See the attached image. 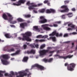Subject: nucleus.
I'll return each mask as SVG.
<instances>
[{
	"mask_svg": "<svg viewBox=\"0 0 77 77\" xmlns=\"http://www.w3.org/2000/svg\"><path fill=\"white\" fill-rule=\"evenodd\" d=\"M53 25H48V24H45V26H50V27H57L58 26V25H57V24H55V23L54 22L53 23Z\"/></svg>",
	"mask_w": 77,
	"mask_h": 77,
	"instance_id": "obj_18",
	"label": "nucleus"
},
{
	"mask_svg": "<svg viewBox=\"0 0 77 77\" xmlns=\"http://www.w3.org/2000/svg\"><path fill=\"white\" fill-rule=\"evenodd\" d=\"M10 22V23H11V24H15V23H17V21H14L12 22V21Z\"/></svg>",
	"mask_w": 77,
	"mask_h": 77,
	"instance_id": "obj_41",
	"label": "nucleus"
},
{
	"mask_svg": "<svg viewBox=\"0 0 77 77\" xmlns=\"http://www.w3.org/2000/svg\"><path fill=\"white\" fill-rule=\"evenodd\" d=\"M64 43H66V44H68V43H69V41L66 42H64Z\"/></svg>",
	"mask_w": 77,
	"mask_h": 77,
	"instance_id": "obj_63",
	"label": "nucleus"
},
{
	"mask_svg": "<svg viewBox=\"0 0 77 77\" xmlns=\"http://www.w3.org/2000/svg\"><path fill=\"white\" fill-rule=\"evenodd\" d=\"M20 50H18L15 53V54L16 55H17V54H19V53H20Z\"/></svg>",
	"mask_w": 77,
	"mask_h": 77,
	"instance_id": "obj_39",
	"label": "nucleus"
},
{
	"mask_svg": "<svg viewBox=\"0 0 77 77\" xmlns=\"http://www.w3.org/2000/svg\"><path fill=\"white\" fill-rule=\"evenodd\" d=\"M48 37V36L47 35H44L42 36V38H44V39H46V38H47Z\"/></svg>",
	"mask_w": 77,
	"mask_h": 77,
	"instance_id": "obj_32",
	"label": "nucleus"
},
{
	"mask_svg": "<svg viewBox=\"0 0 77 77\" xmlns=\"http://www.w3.org/2000/svg\"><path fill=\"white\" fill-rule=\"evenodd\" d=\"M12 46L14 47H17V45H13Z\"/></svg>",
	"mask_w": 77,
	"mask_h": 77,
	"instance_id": "obj_61",
	"label": "nucleus"
},
{
	"mask_svg": "<svg viewBox=\"0 0 77 77\" xmlns=\"http://www.w3.org/2000/svg\"><path fill=\"white\" fill-rule=\"evenodd\" d=\"M32 35V33L30 32H27L23 35V38L19 37L18 39L19 40H22V41H27L28 42L32 41V39L29 37Z\"/></svg>",
	"mask_w": 77,
	"mask_h": 77,
	"instance_id": "obj_1",
	"label": "nucleus"
},
{
	"mask_svg": "<svg viewBox=\"0 0 77 77\" xmlns=\"http://www.w3.org/2000/svg\"><path fill=\"white\" fill-rule=\"evenodd\" d=\"M35 54V51L34 50L32 49L31 50V54Z\"/></svg>",
	"mask_w": 77,
	"mask_h": 77,
	"instance_id": "obj_37",
	"label": "nucleus"
},
{
	"mask_svg": "<svg viewBox=\"0 0 77 77\" xmlns=\"http://www.w3.org/2000/svg\"><path fill=\"white\" fill-rule=\"evenodd\" d=\"M51 13H52L53 14H54V13H56V11L55 10L52 9H50Z\"/></svg>",
	"mask_w": 77,
	"mask_h": 77,
	"instance_id": "obj_27",
	"label": "nucleus"
},
{
	"mask_svg": "<svg viewBox=\"0 0 77 77\" xmlns=\"http://www.w3.org/2000/svg\"><path fill=\"white\" fill-rule=\"evenodd\" d=\"M1 59V61L3 65H8L9 63L7 61V60L9 59V56L7 54L2 55L0 57Z\"/></svg>",
	"mask_w": 77,
	"mask_h": 77,
	"instance_id": "obj_2",
	"label": "nucleus"
},
{
	"mask_svg": "<svg viewBox=\"0 0 77 77\" xmlns=\"http://www.w3.org/2000/svg\"><path fill=\"white\" fill-rule=\"evenodd\" d=\"M69 11V10H67V9H65L64 10H60V12L62 13L63 12H68Z\"/></svg>",
	"mask_w": 77,
	"mask_h": 77,
	"instance_id": "obj_22",
	"label": "nucleus"
},
{
	"mask_svg": "<svg viewBox=\"0 0 77 77\" xmlns=\"http://www.w3.org/2000/svg\"><path fill=\"white\" fill-rule=\"evenodd\" d=\"M46 12L47 14H50L51 13V12L50 11V9H49L46 10Z\"/></svg>",
	"mask_w": 77,
	"mask_h": 77,
	"instance_id": "obj_31",
	"label": "nucleus"
},
{
	"mask_svg": "<svg viewBox=\"0 0 77 77\" xmlns=\"http://www.w3.org/2000/svg\"><path fill=\"white\" fill-rule=\"evenodd\" d=\"M43 61L45 62H48V59H44L43 60Z\"/></svg>",
	"mask_w": 77,
	"mask_h": 77,
	"instance_id": "obj_47",
	"label": "nucleus"
},
{
	"mask_svg": "<svg viewBox=\"0 0 77 77\" xmlns=\"http://www.w3.org/2000/svg\"><path fill=\"white\" fill-rule=\"evenodd\" d=\"M47 5H48V6H50V2H48L47 3Z\"/></svg>",
	"mask_w": 77,
	"mask_h": 77,
	"instance_id": "obj_64",
	"label": "nucleus"
},
{
	"mask_svg": "<svg viewBox=\"0 0 77 77\" xmlns=\"http://www.w3.org/2000/svg\"><path fill=\"white\" fill-rule=\"evenodd\" d=\"M55 51H50L49 53H54Z\"/></svg>",
	"mask_w": 77,
	"mask_h": 77,
	"instance_id": "obj_59",
	"label": "nucleus"
},
{
	"mask_svg": "<svg viewBox=\"0 0 77 77\" xmlns=\"http://www.w3.org/2000/svg\"><path fill=\"white\" fill-rule=\"evenodd\" d=\"M36 9H34L33 10V11L34 13L37 14V13H38V11L36 10Z\"/></svg>",
	"mask_w": 77,
	"mask_h": 77,
	"instance_id": "obj_46",
	"label": "nucleus"
},
{
	"mask_svg": "<svg viewBox=\"0 0 77 77\" xmlns=\"http://www.w3.org/2000/svg\"><path fill=\"white\" fill-rule=\"evenodd\" d=\"M64 65L65 66H66L67 65V69L68 71H73L74 69V68H75L76 65L74 63H71L69 65H68L67 63H65Z\"/></svg>",
	"mask_w": 77,
	"mask_h": 77,
	"instance_id": "obj_4",
	"label": "nucleus"
},
{
	"mask_svg": "<svg viewBox=\"0 0 77 77\" xmlns=\"http://www.w3.org/2000/svg\"><path fill=\"white\" fill-rule=\"evenodd\" d=\"M25 2H26V1L25 0H20L17 2L18 4L16 3H14L13 5H14V6H20L21 5V4H24L25 3Z\"/></svg>",
	"mask_w": 77,
	"mask_h": 77,
	"instance_id": "obj_11",
	"label": "nucleus"
},
{
	"mask_svg": "<svg viewBox=\"0 0 77 77\" xmlns=\"http://www.w3.org/2000/svg\"><path fill=\"white\" fill-rule=\"evenodd\" d=\"M10 26L11 27H15V26H14V25H11Z\"/></svg>",
	"mask_w": 77,
	"mask_h": 77,
	"instance_id": "obj_60",
	"label": "nucleus"
},
{
	"mask_svg": "<svg viewBox=\"0 0 77 77\" xmlns=\"http://www.w3.org/2000/svg\"><path fill=\"white\" fill-rule=\"evenodd\" d=\"M40 19L41 20H40L39 21V23H40L43 24L47 22V20L45 19V17L44 16H41L40 17Z\"/></svg>",
	"mask_w": 77,
	"mask_h": 77,
	"instance_id": "obj_9",
	"label": "nucleus"
},
{
	"mask_svg": "<svg viewBox=\"0 0 77 77\" xmlns=\"http://www.w3.org/2000/svg\"><path fill=\"white\" fill-rule=\"evenodd\" d=\"M20 26L22 29H24L25 26H27V23H21L20 24Z\"/></svg>",
	"mask_w": 77,
	"mask_h": 77,
	"instance_id": "obj_15",
	"label": "nucleus"
},
{
	"mask_svg": "<svg viewBox=\"0 0 77 77\" xmlns=\"http://www.w3.org/2000/svg\"><path fill=\"white\" fill-rule=\"evenodd\" d=\"M44 29L46 30H50L51 29L48 27H45L44 28Z\"/></svg>",
	"mask_w": 77,
	"mask_h": 77,
	"instance_id": "obj_29",
	"label": "nucleus"
},
{
	"mask_svg": "<svg viewBox=\"0 0 77 77\" xmlns=\"http://www.w3.org/2000/svg\"><path fill=\"white\" fill-rule=\"evenodd\" d=\"M35 41V42H45V40L44 39H36Z\"/></svg>",
	"mask_w": 77,
	"mask_h": 77,
	"instance_id": "obj_19",
	"label": "nucleus"
},
{
	"mask_svg": "<svg viewBox=\"0 0 77 77\" xmlns=\"http://www.w3.org/2000/svg\"><path fill=\"white\" fill-rule=\"evenodd\" d=\"M48 2V0H45L44 2V3L45 4L46 3H47Z\"/></svg>",
	"mask_w": 77,
	"mask_h": 77,
	"instance_id": "obj_48",
	"label": "nucleus"
},
{
	"mask_svg": "<svg viewBox=\"0 0 77 77\" xmlns=\"http://www.w3.org/2000/svg\"><path fill=\"white\" fill-rule=\"evenodd\" d=\"M4 51H7L8 52H12L14 51L15 50L14 48H11L10 49H8L7 47H5L4 49Z\"/></svg>",
	"mask_w": 77,
	"mask_h": 77,
	"instance_id": "obj_14",
	"label": "nucleus"
},
{
	"mask_svg": "<svg viewBox=\"0 0 77 77\" xmlns=\"http://www.w3.org/2000/svg\"><path fill=\"white\" fill-rule=\"evenodd\" d=\"M29 46L30 47H31V48H35V47H36L37 48H39V45H38V44H36V45H35V43L33 44H29Z\"/></svg>",
	"mask_w": 77,
	"mask_h": 77,
	"instance_id": "obj_13",
	"label": "nucleus"
},
{
	"mask_svg": "<svg viewBox=\"0 0 77 77\" xmlns=\"http://www.w3.org/2000/svg\"><path fill=\"white\" fill-rule=\"evenodd\" d=\"M25 72H26L25 71L19 72L18 73L19 74V76H17V77H24V76H26L27 75V74Z\"/></svg>",
	"mask_w": 77,
	"mask_h": 77,
	"instance_id": "obj_10",
	"label": "nucleus"
},
{
	"mask_svg": "<svg viewBox=\"0 0 77 77\" xmlns=\"http://www.w3.org/2000/svg\"><path fill=\"white\" fill-rule=\"evenodd\" d=\"M50 39H52L53 41H56V37H51L50 38Z\"/></svg>",
	"mask_w": 77,
	"mask_h": 77,
	"instance_id": "obj_34",
	"label": "nucleus"
},
{
	"mask_svg": "<svg viewBox=\"0 0 77 77\" xmlns=\"http://www.w3.org/2000/svg\"><path fill=\"white\" fill-rule=\"evenodd\" d=\"M65 15H63L61 16L62 19H65Z\"/></svg>",
	"mask_w": 77,
	"mask_h": 77,
	"instance_id": "obj_42",
	"label": "nucleus"
},
{
	"mask_svg": "<svg viewBox=\"0 0 77 77\" xmlns=\"http://www.w3.org/2000/svg\"><path fill=\"white\" fill-rule=\"evenodd\" d=\"M15 53L12 54H11V56H15Z\"/></svg>",
	"mask_w": 77,
	"mask_h": 77,
	"instance_id": "obj_55",
	"label": "nucleus"
},
{
	"mask_svg": "<svg viewBox=\"0 0 77 77\" xmlns=\"http://www.w3.org/2000/svg\"><path fill=\"white\" fill-rule=\"evenodd\" d=\"M55 56L56 57H57V56H58V57H61H61H62V56L60 57V56H59V55H57V54L55 55Z\"/></svg>",
	"mask_w": 77,
	"mask_h": 77,
	"instance_id": "obj_58",
	"label": "nucleus"
},
{
	"mask_svg": "<svg viewBox=\"0 0 77 77\" xmlns=\"http://www.w3.org/2000/svg\"><path fill=\"white\" fill-rule=\"evenodd\" d=\"M4 72H3L2 71H0V76H3V75L2 74V73H3Z\"/></svg>",
	"mask_w": 77,
	"mask_h": 77,
	"instance_id": "obj_44",
	"label": "nucleus"
},
{
	"mask_svg": "<svg viewBox=\"0 0 77 77\" xmlns=\"http://www.w3.org/2000/svg\"><path fill=\"white\" fill-rule=\"evenodd\" d=\"M5 36L6 38H11L12 37L10 35V34H5Z\"/></svg>",
	"mask_w": 77,
	"mask_h": 77,
	"instance_id": "obj_20",
	"label": "nucleus"
},
{
	"mask_svg": "<svg viewBox=\"0 0 77 77\" xmlns=\"http://www.w3.org/2000/svg\"><path fill=\"white\" fill-rule=\"evenodd\" d=\"M45 47V45L43 44L41 45L40 47V48L41 49H42V48H44V47Z\"/></svg>",
	"mask_w": 77,
	"mask_h": 77,
	"instance_id": "obj_36",
	"label": "nucleus"
},
{
	"mask_svg": "<svg viewBox=\"0 0 77 77\" xmlns=\"http://www.w3.org/2000/svg\"><path fill=\"white\" fill-rule=\"evenodd\" d=\"M42 3H39L37 5L36 4H33L32 5H31L29 7H28V9L29 10H31V9H34V7H39V6H42Z\"/></svg>",
	"mask_w": 77,
	"mask_h": 77,
	"instance_id": "obj_8",
	"label": "nucleus"
},
{
	"mask_svg": "<svg viewBox=\"0 0 77 77\" xmlns=\"http://www.w3.org/2000/svg\"><path fill=\"white\" fill-rule=\"evenodd\" d=\"M61 23V22L60 21H58V22H54L55 23H57V24H60Z\"/></svg>",
	"mask_w": 77,
	"mask_h": 77,
	"instance_id": "obj_49",
	"label": "nucleus"
},
{
	"mask_svg": "<svg viewBox=\"0 0 77 77\" xmlns=\"http://www.w3.org/2000/svg\"><path fill=\"white\" fill-rule=\"evenodd\" d=\"M72 11H75V8H73L72 9Z\"/></svg>",
	"mask_w": 77,
	"mask_h": 77,
	"instance_id": "obj_57",
	"label": "nucleus"
},
{
	"mask_svg": "<svg viewBox=\"0 0 77 77\" xmlns=\"http://www.w3.org/2000/svg\"><path fill=\"white\" fill-rule=\"evenodd\" d=\"M73 55H68L66 56L65 57H63V56H62L61 57V58H63V59H71V58H72V57H73Z\"/></svg>",
	"mask_w": 77,
	"mask_h": 77,
	"instance_id": "obj_12",
	"label": "nucleus"
},
{
	"mask_svg": "<svg viewBox=\"0 0 77 77\" xmlns=\"http://www.w3.org/2000/svg\"><path fill=\"white\" fill-rule=\"evenodd\" d=\"M26 47H27V45H23V48L24 49H26Z\"/></svg>",
	"mask_w": 77,
	"mask_h": 77,
	"instance_id": "obj_52",
	"label": "nucleus"
},
{
	"mask_svg": "<svg viewBox=\"0 0 77 77\" xmlns=\"http://www.w3.org/2000/svg\"><path fill=\"white\" fill-rule=\"evenodd\" d=\"M69 2V1L68 0H66L64 1L65 5H66V4H67V3H68Z\"/></svg>",
	"mask_w": 77,
	"mask_h": 77,
	"instance_id": "obj_43",
	"label": "nucleus"
},
{
	"mask_svg": "<svg viewBox=\"0 0 77 77\" xmlns=\"http://www.w3.org/2000/svg\"><path fill=\"white\" fill-rule=\"evenodd\" d=\"M38 11L39 12H40V13H44L45 12V9H42L38 10Z\"/></svg>",
	"mask_w": 77,
	"mask_h": 77,
	"instance_id": "obj_26",
	"label": "nucleus"
},
{
	"mask_svg": "<svg viewBox=\"0 0 77 77\" xmlns=\"http://www.w3.org/2000/svg\"><path fill=\"white\" fill-rule=\"evenodd\" d=\"M33 4H34V3H30V2H29V1L28 2H27V3H26L27 5H28V6H29V7L30 6H29V5H33Z\"/></svg>",
	"mask_w": 77,
	"mask_h": 77,
	"instance_id": "obj_30",
	"label": "nucleus"
},
{
	"mask_svg": "<svg viewBox=\"0 0 77 77\" xmlns=\"http://www.w3.org/2000/svg\"><path fill=\"white\" fill-rule=\"evenodd\" d=\"M71 34H72V35H76V34H77V33L76 32H74L72 33Z\"/></svg>",
	"mask_w": 77,
	"mask_h": 77,
	"instance_id": "obj_54",
	"label": "nucleus"
},
{
	"mask_svg": "<svg viewBox=\"0 0 77 77\" xmlns=\"http://www.w3.org/2000/svg\"><path fill=\"white\" fill-rule=\"evenodd\" d=\"M26 53L27 54H31V51H26Z\"/></svg>",
	"mask_w": 77,
	"mask_h": 77,
	"instance_id": "obj_50",
	"label": "nucleus"
},
{
	"mask_svg": "<svg viewBox=\"0 0 77 77\" xmlns=\"http://www.w3.org/2000/svg\"><path fill=\"white\" fill-rule=\"evenodd\" d=\"M32 68H34V67H37L38 68H39L40 70L42 71L44 70L45 68L41 65H40L38 64H35L34 65L32 66Z\"/></svg>",
	"mask_w": 77,
	"mask_h": 77,
	"instance_id": "obj_7",
	"label": "nucleus"
},
{
	"mask_svg": "<svg viewBox=\"0 0 77 77\" xmlns=\"http://www.w3.org/2000/svg\"><path fill=\"white\" fill-rule=\"evenodd\" d=\"M55 35L57 37H62V33H60L59 34V33L57 32L56 31L53 32L51 34H49V36H53Z\"/></svg>",
	"mask_w": 77,
	"mask_h": 77,
	"instance_id": "obj_6",
	"label": "nucleus"
},
{
	"mask_svg": "<svg viewBox=\"0 0 77 77\" xmlns=\"http://www.w3.org/2000/svg\"><path fill=\"white\" fill-rule=\"evenodd\" d=\"M11 74H12V75H15V74L13 72H11Z\"/></svg>",
	"mask_w": 77,
	"mask_h": 77,
	"instance_id": "obj_51",
	"label": "nucleus"
},
{
	"mask_svg": "<svg viewBox=\"0 0 77 77\" xmlns=\"http://www.w3.org/2000/svg\"><path fill=\"white\" fill-rule=\"evenodd\" d=\"M53 58H51L48 60V62H52L53 60Z\"/></svg>",
	"mask_w": 77,
	"mask_h": 77,
	"instance_id": "obj_40",
	"label": "nucleus"
},
{
	"mask_svg": "<svg viewBox=\"0 0 77 77\" xmlns=\"http://www.w3.org/2000/svg\"><path fill=\"white\" fill-rule=\"evenodd\" d=\"M67 30H72V29L70 28H68V29H67Z\"/></svg>",
	"mask_w": 77,
	"mask_h": 77,
	"instance_id": "obj_62",
	"label": "nucleus"
},
{
	"mask_svg": "<svg viewBox=\"0 0 77 77\" xmlns=\"http://www.w3.org/2000/svg\"><path fill=\"white\" fill-rule=\"evenodd\" d=\"M7 15L8 17H9V18H8V16L6 15V14H3L2 15V18L5 20H8L9 22H11V21L13 20L14 17H12V16L11 14L10 13H7Z\"/></svg>",
	"mask_w": 77,
	"mask_h": 77,
	"instance_id": "obj_3",
	"label": "nucleus"
},
{
	"mask_svg": "<svg viewBox=\"0 0 77 77\" xmlns=\"http://www.w3.org/2000/svg\"><path fill=\"white\" fill-rule=\"evenodd\" d=\"M72 47H71V48H73V47H74V43H72Z\"/></svg>",
	"mask_w": 77,
	"mask_h": 77,
	"instance_id": "obj_53",
	"label": "nucleus"
},
{
	"mask_svg": "<svg viewBox=\"0 0 77 77\" xmlns=\"http://www.w3.org/2000/svg\"><path fill=\"white\" fill-rule=\"evenodd\" d=\"M25 71L26 72L29 73V74H27V75H28V76H29V75H31V73H30V72H29V69H26L25 70Z\"/></svg>",
	"mask_w": 77,
	"mask_h": 77,
	"instance_id": "obj_28",
	"label": "nucleus"
},
{
	"mask_svg": "<svg viewBox=\"0 0 77 77\" xmlns=\"http://www.w3.org/2000/svg\"><path fill=\"white\" fill-rule=\"evenodd\" d=\"M5 77L7 76V77H10V75H11V74H8V73H5Z\"/></svg>",
	"mask_w": 77,
	"mask_h": 77,
	"instance_id": "obj_35",
	"label": "nucleus"
},
{
	"mask_svg": "<svg viewBox=\"0 0 77 77\" xmlns=\"http://www.w3.org/2000/svg\"><path fill=\"white\" fill-rule=\"evenodd\" d=\"M68 34L66 33L65 34L63 35V37H68Z\"/></svg>",
	"mask_w": 77,
	"mask_h": 77,
	"instance_id": "obj_45",
	"label": "nucleus"
},
{
	"mask_svg": "<svg viewBox=\"0 0 77 77\" xmlns=\"http://www.w3.org/2000/svg\"><path fill=\"white\" fill-rule=\"evenodd\" d=\"M61 8H64L65 9H67V10H69V9L68 8V7H67V6L66 5H63L61 7Z\"/></svg>",
	"mask_w": 77,
	"mask_h": 77,
	"instance_id": "obj_25",
	"label": "nucleus"
},
{
	"mask_svg": "<svg viewBox=\"0 0 77 77\" xmlns=\"http://www.w3.org/2000/svg\"><path fill=\"white\" fill-rule=\"evenodd\" d=\"M67 15L68 16V17L69 18H71V17H72L73 16V14L72 13H69Z\"/></svg>",
	"mask_w": 77,
	"mask_h": 77,
	"instance_id": "obj_23",
	"label": "nucleus"
},
{
	"mask_svg": "<svg viewBox=\"0 0 77 77\" xmlns=\"http://www.w3.org/2000/svg\"><path fill=\"white\" fill-rule=\"evenodd\" d=\"M47 49H48V50H43L40 51H39L40 56H42L45 55L46 53L48 52L49 50L52 49V48L51 47H48L47 48Z\"/></svg>",
	"mask_w": 77,
	"mask_h": 77,
	"instance_id": "obj_5",
	"label": "nucleus"
},
{
	"mask_svg": "<svg viewBox=\"0 0 77 77\" xmlns=\"http://www.w3.org/2000/svg\"><path fill=\"white\" fill-rule=\"evenodd\" d=\"M17 20L18 22H23V21H24V20L20 18H17Z\"/></svg>",
	"mask_w": 77,
	"mask_h": 77,
	"instance_id": "obj_24",
	"label": "nucleus"
},
{
	"mask_svg": "<svg viewBox=\"0 0 77 77\" xmlns=\"http://www.w3.org/2000/svg\"><path fill=\"white\" fill-rule=\"evenodd\" d=\"M23 16L25 18H30L31 17V15L30 14H24L23 15Z\"/></svg>",
	"mask_w": 77,
	"mask_h": 77,
	"instance_id": "obj_21",
	"label": "nucleus"
},
{
	"mask_svg": "<svg viewBox=\"0 0 77 77\" xmlns=\"http://www.w3.org/2000/svg\"><path fill=\"white\" fill-rule=\"evenodd\" d=\"M37 38H42V35H38L36 36Z\"/></svg>",
	"mask_w": 77,
	"mask_h": 77,
	"instance_id": "obj_33",
	"label": "nucleus"
},
{
	"mask_svg": "<svg viewBox=\"0 0 77 77\" xmlns=\"http://www.w3.org/2000/svg\"><path fill=\"white\" fill-rule=\"evenodd\" d=\"M28 59L29 57H28L25 56L23 58V59L22 60V61L23 62L27 63L28 61Z\"/></svg>",
	"mask_w": 77,
	"mask_h": 77,
	"instance_id": "obj_16",
	"label": "nucleus"
},
{
	"mask_svg": "<svg viewBox=\"0 0 77 77\" xmlns=\"http://www.w3.org/2000/svg\"><path fill=\"white\" fill-rule=\"evenodd\" d=\"M5 41L3 40H2L1 39H0V42H4Z\"/></svg>",
	"mask_w": 77,
	"mask_h": 77,
	"instance_id": "obj_56",
	"label": "nucleus"
},
{
	"mask_svg": "<svg viewBox=\"0 0 77 77\" xmlns=\"http://www.w3.org/2000/svg\"><path fill=\"white\" fill-rule=\"evenodd\" d=\"M68 26L69 27L70 26V27L72 29H75V25L72 24V23H70L68 24Z\"/></svg>",
	"mask_w": 77,
	"mask_h": 77,
	"instance_id": "obj_17",
	"label": "nucleus"
},
{
	"mask_svg": "<svg viewBox=\"0 0 77 77\" xmlns=\"http://www.w3.org/2000/svg\"><path fill=\"white\" fill-rule=\"evenodd\" d=\"M33 28L34 29H35L36 30H38V26H33Z\"/></svg>",
	"mask_w": 77,
	"mask_h": 77,
	"instance_id": "obj_38",
	"label": "nucleus"
}]
</instances>
